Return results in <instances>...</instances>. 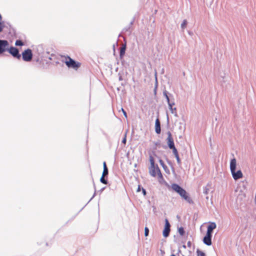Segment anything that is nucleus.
<instances>
[{
	"label": "nucleus",
	"instance_id": "1",
	"mask_svg": "<svg viewBox=\"0 0 256 256\" xmlns=\"http://www.w3.org/2000/svg\"><path fill=\"white\" fill-rule=\"evenodd\" d=\"M150 166L149 168V172L150 174L154 177L158 176V178L160 180L163 179V176L160 169L158 165L154 164V158L151 156H150Z\"/></svg>",
	"mask_w": 256,
	"mask_h": 256
},
{
	"label": "nucleus",
	"instance_id": "2",
	"mask_svg": "<svg viewBox=\"0 0 256 256\" xmlns=\"http://www.w3.org/2000/svg\"><path fill=\"white\" fill-rule=\"evenodd\" d=\"M172 188L180 196L186 200L188 203L192 204L193 202L192 198L189 196L188 194L186 191L185 190L182 188L180 186L176 184H172Z\"/></svg>",
	"mask_w": 256,
	"mask_h": 256
},
{
	"label": "nucleus",
	"instance_id": "3",
	"mask_svg": "<svg viewBox=\"0 0 256 256\" xmlns=\"http://www.w3.org/2000/svg\"><path fill=\"white\" fill-rule=\"evenodd\" d=\"M61 57L64 58V62L69 68H72L75 70H77L81 66L80 62H76L69 56H62Z\"/></svg>",
	"mask_w": 256,
	"mask_h": 256
},
{
	"label": "nucleus",
	"instance_id": "4",
	"mask_svg": "<svg viewBox=\"0 0 256 256\" xmlns=\"http://www.w3.org/2000/svg\"><path fill=\"white\" fill-rule=\"evenodd\" d=\"M22 59L25 62H30L32 58V53L30 49H27L22 53Z\"/></svg>",
	"mask_w": 256,
	"mask_h": 256
},
{
	"label": "nucleus",
	"instance_id": "5",
	"mask_svg": "<svg viewBox=\"0 0 256 256\" xmlns=\"http://www.w3.org/2000/svg\"><path fill=\"white\" fill-rule=\"evenodd\" d=\"M8 51L11 54L14 58L20 60L21 58V55L19 54L18 50L14 46H10L8 48Z\"/></svg>",
	"mask_w": 256,
	"mask_h": 256
},
{
	"label": "nucleus",
	"instance_id": "6",
	"mask_svg": "<svg viewBox=\"0 0 256 256\" xmlns=\"http://www.w3.org/2000/svg\"><path fill=\"white\" fill-rule=\"evenodd\" d=\"M8 46L9 44L7 40H0V54L8 51Z\"/></svg>",
	"mask_w": 256,
	"mask_h": 256
},
{
	"label": "nucleus",
	"instance_id": "7",
	"mask_svg": "<svg viewBox=\"0 0 256 256\" xmlns=\"http://www.w3.org/2000/svg\"><path fill=\"white\" fill-rule=\"evenodd\" d=\"M170 225L168 222V219L165 220V226L162 232V234L164 237L166 238L169 236L170 232Z\"/></svg>",
	"mask_w": 256,
	"mask_h": 256
},
{
	"label": "nucleus",
	"instance_id": "8",
	"mask_svg": "<svg viewBox=\"0 0 256 256\" xmlns=\"http://www.w3.org/2000/svg\"><path fill=\"white\" fill-rule=\"evenodd\" d=\"M168 136L167 138L168 144V147L170 149H172L175 147L174 144V140H173L172 137V136L171 133L170 132H168Z\"/></svg>",
	"mask_w": 256,
	"mask_h": 256
},
{
	"label": "nucleus",
	"instance_id": "9",
	"mask_svg": "<svg viewBox=\"0 0 256 256\" xmlns=\"http://www.w3.org/2000/svg\"><path fill=\"white\" fill-rule=\"evenodd\" d=\"M232 175L233 178L235 180L242 178L243 176L242 173L240 170H238L236 172V170L234 171L233 172H232Z\"/></svg>",
	"mask_w": 256,
	"mask_h": 256
},
{
	"label": "nucleus",
	"instance_id": "10",
	"mask_svg": "<svg viewBox=\"0 0 256 256\" xmlns=\"http://www.w3.org/2000/svg\"><path fill=\"white\" fill-rule=\"evenodd\" d=\"M216 227V225L215 222H212L210 223V224L208 226V230L206 234L212 235V232L214 229Z\"/></svg>",
	"mask_w": 256,
	"mask_h": 256
},
{
	"label": "nucleus",
	"instance_id": "11",
	"mask_svg": "<svg viewBox=\"0 0 256 256\" xmlns=\"http://www.w3.org/2000/svg\"><path fill=\"white\" fill-rule=\"evenodd\" d=\"M212 235L206 234V236L204 238L203 242L206 244L208 246L212 244Z\"/></svg>",
	"mask_w": 256,
	"mask_h": 256
},
{
	"label": "nucleus",
	"instance_id": "12",
	"mask_svg": "<svg viewBox=\"0 0 256 256\" xmlns=\"http://www.w3.org/2000/svg\"><path fill=\"white\" fill-rule=\"evenodd\" d=\"M236 161L235 158H233L231 160L230 163V168L231 172L236 170Z\"/></svg>",
	"mask_w": 256,
	"mask_h": 256
},
{
	"label": "nucleus",
	"instance_id": "13",
	"mask_svg": "<svg viewBox=\"0 0 256 256\" xmlns=\"http://www.w3.org/2000/svg\"><path fill=\"white\" fill-rule=\"evenodd\" d=\"M155 128H156V132L158 134H160V131H161V130H160V122L158 118H157L156 120V126H155Z\"/></svg>",
	"mask_w": 256,
	"mask_h": 256
},
{
	"label": "nucleus",
	"instance_id": "14",
	"mask_svg": "<svg viewBox=\"0 0 256 256\" xmlns=\"http://www.w3.org/2000/svg\"><path fill=\"white\" fill-rule=\"evenodd\" d=\"M164 94L165 96H166V98L167 100V102H168V104L170 109L171 110L172 112L174 113V110H173V108H172V104H171V103L170 102V98H168V94H166V92H164Z\"/></svg>",
	"mask_w": 256,
	"mask_h": 256
},
{
	"label": "nucleus",
	"instance_id": "15",
	"mask_svg": "<svg viewBox=\"0 0 256 256\" xmlns=\"http://www.w3.org/2000/svg\"><path fill=\"white\" fill-rule=\"evenodd\" d=\"M103 166H104V170H103L102 176H106L108 174V168L106 166V162H103Z\"/></svg>",
	"mask_w": 256,
	"mask_h": 256
},
{
	"label": "nucleus",
	"instance_id": "16",
	"mask_svg": "<svg viewBox=\"0 0 256 256\" xmlns=\"http://www.w3.org/2000/svg\"><path fill=\"white\" fill-rule=\"evenodd\" d=\"M126 50V44H122V46L120 48V57L121 58H122L123 56H124V54H125Z\"/></svg>",
	"mask_w": 256,
	"mask_h": 256
},
{
	"label": "nucleus",
	"instance_id": "17",
	"mask_svg": "<svg viewBox=\"0 0 256 256\" xmlns=\"http://www.w3.org/2000/svg\"><path fill=\"white\" fill-rule=\"evenodd\" d=\"M15 44L16 46H22L24 45V42L20 40H16Z\"/></svg>",
	"mask_w": 256,
	"mask_h": 256
},
{
	"label": "nucleus",
	"instance_id": "18",
	"mask_svg": "<svg viewBox=\"0 0 256 256\" xmlns=\"http://www.w3.org/2000/svg\"><path fill=\"white\" fill-rule=\"evenodd\" d=\"M196 253H197L198 256H206L205 254L203 252H202L199 250H197Z\"/></svg>",
	"mask_w": 256,
	"mask_h": 256
},
{
	"label": "nucleus",
	"instance_id": "19",
	"mask_svg": "<svg viewBox=\"0 0 256 256\" xmlns=\"http://www.w3.org/2000/svg\"><path fill=\"white\" fill-rule=\"evenodd\" d=\"M172 152H173L175 157L179 156L178 152L176 148V147H174V148H172Z\"/></svg>",
	"mask_w": 256,
	"mask_h": 256
},
{
	"label": "nucleus",
	"instance_id": "20",
	"mask_svg": "<svg viewBox=\"0 0 256 256\" xmlns=\"http://www.w3.org/2000/svg\"><path fill=\"white\" fill-rule=\"evenodd\" d=\"M104 177L105 176H102L100 178V180L102 184H108V182L104 179Z\"/></svg>",
	"mask_w": 256,
	"mask_h": 256
},
{
	"label": "nucleus",
	"instance_id": "21",
	"mask_svg": "<svg viewBox=\"0 0 256 256\" xmlns=\"http://www.w3.org/2000/svg\"><path fill=\"white\" fill-rule=\"evenodd\" d=\"M178 232L181 236H183L184 234V230L183 228L181 227L178 228Z\"/></svg>",
	"mask_w": 256,
	"mask_h": 256
},
{
	"label": "nucleus",
	"instance_id": "22",
	"mask_svg": "<svg viewBox=\"0 0 256 256\" xmlns=\"http://www.w3.org/2000/svg\"><path fill=\"white\" fill-rule=\"evenodd\" d=\"M187 24V21L186 20H184L182 23L181 24V27L182 28H184Z\"/></svg>",
	"mask_w": 256,
	"mask_h": 256
},
{
	"label": "nucleus",
	"instance_id": "23",
	"mask_svg": "<svg viewBox=\"0 0 256 256\" xmlns=\"http://www.w3.org/2000/svg\"><path fill=\"white\" fill-rule=\"evenodd\" d=\"M159 162L160 164L164 168H166V166L165 165L164 161L162 160H159Z\"/></svg>",
	"mask_w": 256,
	"mask_h": 256
},
{
	"label": "nucleus",
	"instance_id": "24",
	"mask_svg": "<svg viewBox=\"0 0 256 256\" xmlns=\"http://www.w3.org/2000/svg\"><path fill=\"white\" fill-rule=\"evenodd\" d=\"M148 233H149V230H148V228L145 227V228H144V236H147L148 235Z\"/></svg>",
	"mask_w": 256,
	"mask_h": 256
},
{
	"label": "nucleus",
	"instance_id": "25",
	"mask_svg": "<svg viewBox=\"0 0 256 256\" xmlns=\"http://www.w3.org/2000/svg\"><path fill=\"white\" fill-rule=\"evenodd\" d=\"M126 133L124 134V138L122 140V142L125 144H126Z\"/></svg>",
	"mask_w": 256,
	"mask_h": 256
},
{
	"label": "nucleus",
	"instance_id": "26",
	"mask_svg": "<svg viewBox=\"0 0 256 256\" xmlns=\"http://www.w3.org/2000/svg\"><path fill=\"white\" fill-rule=\"evenodd\" d=\"M176 161H177V162L178 163V164H181V161H180V158L179 157V156H176Z\"/></svg>",
	"mask_w": 256,
	"mask_h": 256
},
{
	"label": "nucleus",
	"instance_id": "27",
	"mask_svg": "<svg viewBox=\"0 0 256 256\" xmlns=\"http://www.w3.org/2000/svg\"><path fill=\"white\" fill-rule=\"evenodd\" d=\"M122 112H123V114H124L125 118H127L128 116H127V114H126V112L122 108Z\"/></svg>",
	"mask_w": 256,
	"mask_h": 256
},
{
	"label": "nucleus",
	"instance_id": "28",
	"mask_svg": "<svg viewBox=\"0 0 256 256\" xmlns=\"http://www.w3.org/2000/svg\"><path fill=\"white\" fill-rule=\"evenodd\" d=\"M3 27L2 23L0 22V32L2 31Z\"/></svg>",
	"mask_w": 256,
	"mask_h": 256
},
{
	"label": "nucleus",
	"instance_id": "29",
	"mask_svg": "<svg viewBox=\"0 0 256 256\" xmlns=\"http://www.w3.org/2000/svg\"><path fill=\"white\" fill-rule=\"evenodd\" d=\"M142 192H143L144 194L146 195V190L143 188H142Z\"/></svg>",
	"mask_w": 256,
	"mask_h": 256
},
{
	"label": "nucleus",
	"instance_id": "30",
	"mask_svg": "<svg viewBox=\"0 0 256 256\" xmlns=\"http://www.w3.org/2000/svg\"><path fill=\"white\" fill-rule=\"evenodd\" d=\"M140 186H139L138 188L137 191L140 192Z\"/></svg>",
	"mask_w": 256,
	"mask_h": 256
},
{
	"label": "nucleus",
	"instance_id": "31",
	"mask_svg": "<svg viewBox=\"0 0 256 256\" xmlns=\"http://www.w3.org/2000/svg\"><path fill=\"white\" fill-rule=\"evenodd\" d=\"M2 16H1V14H0V21H1V20H2Z\"/></svg>",
	"mask_w": 256,
	"mask_h": 256
}]
</instances>
